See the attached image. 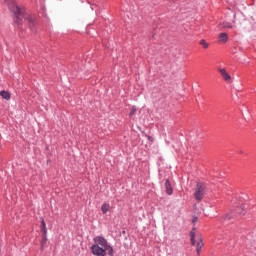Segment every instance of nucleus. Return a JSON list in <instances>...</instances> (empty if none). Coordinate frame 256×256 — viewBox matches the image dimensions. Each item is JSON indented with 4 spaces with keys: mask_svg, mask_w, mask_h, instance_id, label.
Wrapping results in <instances>:
<instances>
[{
    "mask_svg": "<svg viewBox=\"0 0 256 256\" xmlns=\"http://www.w3.org/2000/svg\"><path fill=\"white\" fill-rule=\"evenodd\" d=\"M165 187L167 195H173V187H171V181L166 180Z\"/></svg>",
    "mask_w": 256,
    "mask_h": 256,
    "instance_id": "obj_6",
    "label": "nucleus"
},
{
    "mask_svg": "<svg viewBox=\"0 0 256 256\" xmlns=\"http://www.w3.org/2000/svg\"><path fill=\"white\" fill-rule=\"evenodd\" d=\"M135 113H137V107L133 106L130 110L129 116L133 117V115H135Z\"/></svg>",
    "mask_w": 256,
    "mask_h": 256,
    "instance_id": "obj_13",
    "label": "nucleus"
},
{
    "mask_svg": "<svg viewBox=\"0 0 256 256\" xmlns=\"http://www.w3.org/2000/svg\"><path fill=\"white\" fill-rule=\"evenodd\" d=\"M9 9L15 17V23H18V25H21L23 21H26V23H29L31 27L33 23H35V19L33 18V16L29 15L28 13H25V7L19 6V4L14 2L10 5Z\"/></svg>",
    "mask_w": 256,
    "mask_h": 256,
    "instance_id": "obj_2",
    "label": "nucleus"
},
{
    "mask_svg": "<svg viewBox=\"0 0 256 256\" xmlns=\"http://www.w3.org/2000/svg\"><path fill=\"white\" fill-rule=\"evenodd\" d=\"M224 27H231V26L227 25V26H224Z\"/></svg>",
    "mask_w": 256,
    "mask_h": 256,
    "instance_id": "obj_18",
    "label": "nucleus"
},
{
    "mask_svg": "<svg viewBox=\"0 0 256 256\" xmlns=\"http://www.w3.org/2000/svg\"><path fill=\"white\" fill-rule=\"evenodd\" d=\"M218 72L220 73L222 79L226 83H233V78L231 77V74H229V72H227V69H225V68H218Z\"/></svg>",
    "mask_w": 256,
    "mask_h": 256,
    "instance_id": "obj_4",
    "label": "nucleus"
},
{
    "mask_svg": "<svg viewBox=\"0 0 256 256\" xmlns=\"http://www.w3.org/2000/svg\"><path fill=\"white\" fill-rule=\"evenodd\" d=\"M201 249H203V240H202V239H200V240L197 242L196 251H197L198 255H200Z\"/></svg>",
    "mask_w": 256,
    "mask_h": 256,
    "instance_id": "obj_9",
    "label": "nucleus"
},
{
    "mask_svg": "<svg viewBox=\"0 0 256 256\" xmlns=\"http://www.w3.org/2000/svg\"><path fill=\"white\" fill-rule=\"evenodd\" d=\"M194 197L197 201H201L205 197V185L197 184Z\"/></svg>",
    "mask_w": 256,
    "mask_h": 256,
    "instance_id": "obj_3",
    "label": "nucleus"
},
{
    "mask_svg": "<svg viewBox=\"0 0 256 256\" xmlns=\"http://www.w3.org/2000/svg\"><path fill=\"white\" fill-rule=\"evenodd\" d=\"M237 215H245V208L244 207H239L236 209Z\"/></svg>",
    "mask_w": 256,
    "mask_h": 256,
    "instance_id": "obj_12",
    "label": "nucleus"
},
{
    "mask_svg": "<svg viewBox=\"0 0 256 256\" xmlns=\"http://www.w3.org/2000/svg\"><path fill=\"white\" fill-rule=\"evenodd\" d=\"M0 96L2 97V99H6V101H9V99H11V94L5 90L0 92Z\"/></svg>",
    "mask_w": 256,
    "mask_h": 256,
    "instance_id": "obj_7",
    "label": "nucleus"
},
{
    "mask_svg": "<svg viewBox=\"0 0 256 256\" xmlns=\"http://www.w3.org/2000/svg\"><path fill=\"white\" fill-rule=\"evenodd\" d=\"M94 244L91 246V253L94 256H114L115 250L103 236L93 238Z\"/></svg>",
    "mask_w": 256,
    "mask_h": 256,
    "instance_id": "obj_1",
    "label": "nucleus"
},
{
    "mask_svg": "<svg viewBox=\"0 0 256 256\" xmlns=\"http://www.w3.org/2000/svg\"><path fill=\"white\" fill-rule=\"evenodd\" d=\"M192 223H197V217H194V218L192 219Z\"/></svg>",
    "mask_w": 256,
    "mask_h": 256,
    "instance_id": "obj_16",
    "label": "nucleus"
},
{
    "mask_svg": "<svg viewBox=\"0 0 256 256\" xmlns=\"http://www.w3.org/2000/svg\"><path fill=\"white\" fill-rule=\"evenodd\" d=\"M199 45H201L203 47V49H209V43H207V41L205 39H201L199 41Z\"/></svg>",
    "mask_w": 256,
    "mask_h": 256,
    "instance_id": "obj_10",
    "label": "nucleus"
},
{
    "mask_svg": "<svg viewBox=\"0 0 256 256\" xmlns=\"http://www.w3.org/2000/svg\"><path fill=\"white\" fill-rule=\"evenodd\" d=\"M41 230L44 235H47V225L45 224L44 219H42V222H41Z\"/></svg>",
    "mask_w": 256,
    "mask_h": 256,
    "instance_id": "obj_11",
    "label": "nucleus"
},
{
    "mask_svg": "<svg viewBox=\"0 0 256 256\" xmlns=\"http://www.w3.org/2000/svg\"><path fill=\"white\" fill-rule=\"evenodd\" d=\"M47 243V235H43L42 241H41V247L43 249V247H45V244Z\"/></svg>",
    "mask_w": 256,
    "mask_h": 256,
    "instance_id": "obj_14",
    "label": "nucleus"
},
{
    "mask_svg": "<svg viewBox=\"0 0 256 256\" xmlns=\"http://www.w3.org/2000/svg\"><path fill=\"white\" fill-rule=\"evenodd\" d=\"M109 209H111V206L109 205V203H104L101 206V211L104 215H106L107 211H109Z\"/></svg>",
    "mask_w": 256,
    "mask_h": 256,
    "instance_id": "obj_8",
    "label": "nucleus"
},
{
    "mask_svg": "<svg viewBox=\"0 0 256 256\" xmlns=\"http://www.w3.org/2000/svg\"><path fill=\"white\" fill-rule=\"evenodd\" d=\"M226 219H228V220H229V219H231V216H229V215H226Z\"/></svg>",
    "mask_w": 256,
    "mask_h": 256,
    "instance_id": "obj_17",
    "label": "nucleus"
},
{
    "mask_svg": "<svg viewBox=\"0 0 256 256\" xmlns=\"http://www.w3.org/2000/svg\"><path fill=\"white\" fill-rule=\"evenodd\" d=\"M227 41H229V36L227 35V33H220L218 35V43H227Z\"/></svg>",
    "mask_w": 256,
    "mask_h": 256,
    "instance_id": "obj_5",
    "label": "nucleus"
},
{
    "mask_svg": "<svg viewBox=\"0 0 256 256\" xmlns=\"http://www.w3.org/2000/svg\"><path fill=\"white\" fill-rule=\"evenodd\" d=\"M191 243L192 245H195V232H191Z\"/></svg>",
    "mask_w": 256,
    "mask_h": 256,
    "instance_id": "obj_15",
    "label": "nucleus"
}]
</instances>
